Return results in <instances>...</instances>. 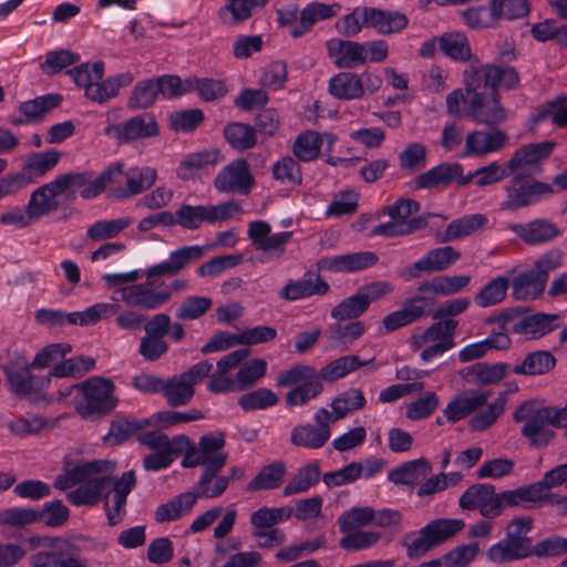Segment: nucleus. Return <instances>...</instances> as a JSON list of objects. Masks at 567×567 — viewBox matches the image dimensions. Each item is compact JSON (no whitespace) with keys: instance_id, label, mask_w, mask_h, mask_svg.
<instances>
[{"instance_id":"7","label":"nucleus","mask_w":567,"mask_h":567,"mask_svg":"<svg viewBox=\"0 0 567 567\" xmlns=\"http://www.w3.org/2000/svg\"><path fill=\"white\" fill-rule=\"evenodd\" d=\"M241 207L233 200L218 205H189L183 204L173 213L174 226L183 229L196 230L204 223L215 224L230 219L240 213Z\"/></svg>"},{"instance_id":"42","label":"nucleus","mask_w":567,"mask_h":567,"mask_svg":"<svg viewBox=\"0 0 567 567\" xmlns=\"http://www.w3.org/2000/svg\"><path fill=\"white\" fill-rule=\"evenodd\" d=\"M471 282V277L463 276H441L430 281L421 284L417 288L420 296H450L460 292Z\"/></svg>"},{"instance_id":"46","label":"nucleus","mask_w":567,"mask_h":567,"mask_svg":"<svg viewBox=\"0 0 567 567\" xmlns=\"http://www.w3.org/2000/svg\"><path fill=\"white\" fill-rule=\"evenodd\" d=\"M121 309L117 302H99L84 311L71 312L68 315V322L71 324L92 326L101 320H107L115 316Z\"/></svg>"},{"instance_id":"43","label":"nucleus","mask_w":567,"mask_h":567,"mask_svg":"<svg viewBox=\"0 0 567 567\" xmlns=\"http://www.w3.org/2000/svg\"><path fill=\"white\" fill-rule=\"evenodd\" d=\"M556 315L536 313L524 317L512 326V332L530 339L540 338L554 330Z\"/></svg>"},{"instance_id":"29","label":"nucleus","mask_w":567,"mask_h":567,"mask_svg":"<svg viewBox=\"0 0 567 567\" xmlns=\"http://www.w3.org/2000/svg\"><path fill=\"white\" fill-rule=\"evenodd\" d=\"M329 93L339 100H359L365 94L363 79L357 73L343 71L329 80Z\"/></svg>"},{"instance_id":"27","label":"nucleus","mask_w":567,"mask_h":567,"mask_svg":"<svg viewBox=\"0 0 567 567\" xmlns=\"http://www.w3.org/2000/svg\"><path fill=\"white\" fill-rule=\"evenodd\" d=\"M421 334L411 338V348L417 351L431 342L445 343L455 347L454 336L458 326L455 319H436Z\"/></svg>"},{"instance_id":"3","label":"nucleus","mask_w":567,"mask_h":567,"mask_svg":"<svg viewBox=\"0 0 567 567\" xmlns=\"http://www.w3.org/2000/svg\"><path fill=\"white\" fill-rule=\"evenodd\" d=\"M205 255L204 246H184L169 254L167 260L147 268L144 272L145 282L124 286L117 291L121 293V300L128 308L141 310H156L169 302L168 293H161L157 290L155 278L175 277L182 272L188 265L199 260Z\"/></svg>"},{"instance_id":"44","label":"nucleus","mask_w":567,"mask_h":567,"mask_svg":"<svg viewBox=\"0 0 567 567\" xmlns=\"http://www.w3.org/2000/svg\"><path fill=\"white\" fill-rule=\"evenodd\" d=\"M61 194L62 190L55 179L34 190L28 204L32 216H35L38 220L43 215L55 210L59 207L56 197Z\"/></svg>"},{"instance_id":"50","label":"nucleus","mask_w":567,"mask_h":567,"mask_svg":"<svg viewBox=\"0 0 567 567\" xmlns=\"http://www.w3.org/2000/svg\"><path fill=\"white\" fill-rule=\"evenodd\" d=\"M286 472V466L282 462H275L266 465L247 484L246 491L257 492L278 488L284 482Z\"/></svg>"},{"instance_id":"6","label":"nucleus","mask_w":567,"mask_h":567,"mask_svg":"<svg viewBox=\"0 0 567 567\" xmlns=\"http://www.w3.org/2000/svg\"><path fill=\"white\" fill-rule=\"evenodd\" d=\"M76 388L83 399L76 403L75 409L85 419L106 415L117 405L115 385L110 379L91 378L76 384Z\"/></svg>"},{"instance_id":"30","label":"nucleus","mask_w":567,"mask_h":567,"mask_svg":"<svg viewBox=\"0 0 567 567\" xmlns=\"http://www.w3.org/2000/svg\"><path fill=\"white\" fill-rule=\"evenodd\" d=\"M125 186L114 188V197L127 198L151 188L157 179V172L152 167H132L125 173Z\"/></svg>"},{"instance_id":"22","label":"nucleus","mask_w":567,"mask_h":567,"mask_svg":"<svg viewBox=\"0 0 567 567\" xmlns=\"http://www.w3.org/2000/svg\"><path fill=\"white\" fill-rule=\"evenodd\" d=\"M328 55L339 69H354L368 62L365 45L360 42L331 39L327 41Z\"/></svg>"},{"instance_id":"61","label":"nucleus","mask_w":567,"mask_h":567,"mask_svg":"<svg viewBox=\"0 0 567 567\" xmlns=\"http://www.w3.org/2000/svg\"><path fill=\"white\" fill-rule=\"evenodd\" d=\"M141 444L147 446L154 452H181L182 444H188L189 441L186 436L179 435L171 440L162 432L151 431L138 436Z\"/></svg>"},{"instance_id":"17","label":"nucleus","mask_w":567,"mask_h":567,"mask_svg":"<svg viewBox=\"0 0 567 567\" xmlns=\"http://www.w3.org/2000/svg\"><path fill=\"white\" fill-rule=\"evenodd\" d=\"M549 141L528 144L519 147L507 162L509 172L532 177L540 171V162L547 158L554 148Z\"/></svg>"},{"instance_id":"25","label":"nucleus","mask_w":567,"mask_h":567,"mask_svg":"<svg viewBox=\"0 0 567 567\" xmlns=\"http://www.w3.org/2000/svg\"><path fill=\"white\" fill-rule=\"evenodd\" d=\"M363 24L373 28L380 34H392L406 28L409 20L405 14L398 11L381 10L364 7L361 10Z\"/></svg>"},{"instance_id":"14","label":"nucleus","mask_w":567,"mask_h":567,"mask_svg":"<svg viewBox=\"0 0 567 567\" xmlns=\"http://www.w3.org/2000/svg\"><path fill=\"white\" fill-rule=\"evenodd\" d=\"M105 134L112 135L121 143H131L158 136L159 125L152 113H143L122 123L109 125Z\"/></svg>"},{"instance_id":"11","label":"nucleus","mask_w":567,"mask_h":567,"mask_svg":"<svg viewBox=\"0 0 567 567\" xmlns=\"http://www.w3.org/2000/svg\"><path fill=\"white\" fill-rule=\"evenodd\" d=\"M504 189L506 198L501 203V209L509 212L533 205L542 195L551 192L548 184L535 182L520 173L508 181Z\"/></svg>"},{"instance_id":"33","label":"nucleus","mask_w":567,"mask_h":567,"mask_svg":"<svg viewBox=\"0 0 567 567\" xmlns=\"http://www.w3.org/2000/svg\"><path fill=\"white\" fill-rule=\"evenodd\" d=\"M218 150H207L187 155L178 165L176 175L182 181H190L197 177L202 169L215 166L223 161Z\"/></svg>"},{"instance_id":"55","label":"nucleus","mask_w":567,"mask_h":567,"mask_svg":"<svg viewBox=\"0 0 567 567\" xmlns=\"http://www.w3.org/2000/svg\"><path fill=\"white\" fill-rule=\"evenodd\" d=\"M220 471H203L197 484L196 493L197 499L202 498H217L224 494L228 488V478L225 475H218Z\"/></svg>"},{"instance_id":"15","label":"nucleus","mask_w":567,"mask_h":567,"mask_svg":"<svg viewBox=\"0 0 567 567\" xmlns=\"http://www.w3.org/2000/svg\"><path fill=\"white\" fill-rule=\"evenodd\" d=\"M461 252L451 246L431 249L421 259L403 268L400 276L409 281L420 278L423 274L440 272L446 270L456 262Z\"/></svg>"},{"instance_id":"32","label":"nucleus","mask_w":567,"mask_h":567,"mask_svg":"<svg viewBox=\"0 0 567 567\" xmlns=\"http://www.w3.org/2000/svg\"><path fill=\"white\" fill-rule=\"evenodd\" d=\"M68 74L76 85L84 89V94L89 100L96 102V99L92 96L91 90L104 86V63L102 61H96L93 64L82 63L69 70Z\"/></svg>"},{"instance_id":"54","label":"nucleus","mask_w":567,"mask_h":567,"mask_svg":"<svg viewBox=\"0 0 567 567\" xmlns=\"http://www.w3.org/2000/svg\"><path fill=\"white\" fill-rule=\"evenodd\" d=\"M465 526L462 519L440 518L425 525L424 534L429 535L434 546L444 543L460 533Z\"/></svg>"},{"instance_id":"2","label":"nucleus","mask_w":567,"mask_h":567,"mask_svg":"<svg viewBox=\"0 0 567 567\" xmlns=\"http://www.w3.org/2000/svg\"><path fill=\"white\" fill-rule=\"evenodd\" d=\"M369 362L360 360L358 355H343L329 362L320 372L312 365L297 363L278 375L277 386L292 388L285 396L288 408L303 406L322 393L321 380H339Z\"/></svg>"},{"instance_id":"13","label":"nucleus","mask_w":567,"mask_h":567,"mask_svg":"<svg viewBox=\"0 0 567 567\" xmlns=\"http://www.w3.org/2000/svg\"><path fill=\"white\" fill-rule=\"evenodd\" d=\"M315 424H300L295 426L290 433V442L298 447L319 450L323 447L331 437L328 410L321 408L313 416Z\"/></svg>"},{"instance_id":"62","label":"nucleus","mask_w":567,"mask_h":567,"mask_svg":"<svg viewBox=\"0 0 567 567\" xmlns=\"http://www.w3.org/2000/svg\"><path fill=\"white\" fill-rule=\"evenodd\" d=\"M225 137L233 148L246 151L257 144L256 131L248 124L231 123L225 127Z\"/></svg>"},{"instance_id":"49","label":"nucleus","mask_w":567,"mask_h":567,"mask_svg":"<svg viewBox=\"0 0 567 567\" xmlns=\"http://www.w3.org/2000/svg\"><path fill=\"white\" fill-rule=\"evenodd\" d=\"M162 394L171 406H182L188 404L195 394V389L186 382L182 374L164 379Z\"/></svg>"},{"instance_id":"12","label":"nucleus","mask_w":567,"mask_h":567,"mask_svg":"<svg viewBox=\"0 0 567 567\" xmlns=\"http://www.w3.org/2000/svg\"><path fill=\"white\" fill-rule=\"evenodd\" d=\"M464 115L477 124L487 126L499 125L507 118V112L497 91L467 94Z\"/></svg>"},{"instance_id":"16","label":"nucleus","mask_w":567,"mask_h":567,"mask_svg":"<svg viewBox=\"0 0 567 567\" xmlns=\"http://www.w3.org/2000/svg\"><path fill=\"white\" fill-rule=\"evenodd\" d=\"M254 184L255 178L244 158L230 162L214 178V187L219 193L247 195Z\"/></svg>"},{"instance_id":"41","label":"nucleus","mask_w":567,"mask_h":567,"mask_svg":"<svg viewBox=\"0 0 567 567\" xmlns=\"http://www.w3.org/2000/svg\"><path fill=\"white\" fill-rule=\"evenodd\" d=\"M430 473V463L424 458H420L405 462L391 470L388 473V478L398 485H415L423 481Z\"/></svg>"},{"instance_id":"37","label":"nucleus","mask_w":567,"mask_h":567,"mask_svg":"<svg viewBox=\"0 0 567 567\" xmlns=\"http://www.w3.org/2000/svg\"><path fill=\"white\" fill-rule=\"evenodd\" d=\"M547 492H549V488L544 478L516 489L506 491L507 507L534 508L545 499Z\"/></svg>"},{"instance_id":"48","label":"nucleus","mask_w":567,"mask_h":567,"mask_svg":"<svg viewBox=\"0 0 567 567\" xmlns=\"http://www.w3.org/2000/svg\"><path fill=\"white\" fill-rule=\"evenodd\" d=\"M555 365L556 359L553 353L540 350L526 354L523 361L513 368V372L520 375H540L551 371Z\"/></svg>"},{"instance_id":"58","label":"nucleus","mask_w":567,"mask_h":567,"mask_svg":"<svg viewBox=\"0 0 567 567\" xmlns=\"http://www.w3.org/2000/svg\"><path fill=\"white\" fill-rule=\"evenodd\" d=\"M509 175V169L506 166L492 162L488 165L476 168L474 172L464 175L466 178V185L473 179L477 187H486L502 182Z\"/></svg>"},{"instance_id":"4","label":"nucleus","mask_w":567,"mask_h":567,"mask_svg":"<svg viewBox=\"0 0 567 567\" xmlns=\"http://www.w3.org/2000/svg\"><path fill=\"white\" fill-rule=\"evenodd\" d=\"M519 83V75L512 66L483 63L472 59L463 72V84L467 94L513 90Z\"/></svg>"},{"instance_id":"26","label":"nucleus","mask_w":567,"mask_h":567,"mask_svg":"<svg viewBox=\"0 0 567 567\" xmlns=\"http://www.w3.org/2000/svg\"><path fill=\"white\" fill-rule=\"evenodd\" d=\"M378 262V256L372 251H359L334 257L322 258L318 261L320 270L334 272H354L372 267Z\"/></svg>"},{"instance_id":"39","label":"nucleus","mask_w":567,"mask_h":567,"mask_svg":"<svg viewBox=\"0 0 567 567\" xmlns=\"http://www.w3.org/2000/svg\"><path fill=\"white\" fill-rule=\"evenodd\" d=\"M338 4H324L321 2H312L300 12V23L290 29L293 38H299L311 30L312 25L320 20L334 17L338 13Z\"/></svg>"},{"instance_id":"5","label":"nucleus","mask_w":567,"mask_h":567,"mask_svg":"<svg viewBox=\"0 0 567 567\" xmlns=\"http://www.w3.org/2000/svg\"><path fill=\"white\" fill-rule=\"evenodd\" d=\"M518 423H524L520 433L528 440L530 446L542 449L550 444L555 437L551 425L550 411L547 406L529 401L520 404L513 415Z\"/></svg>"},{"instance_id":"56","label":"nucleus","mask_w":567,"mask_h":567,"mask_svg":"<svg viewBox=\"0 0 567 567\" xmlns=\"http://www.w3.org/2000/svg\"><path fill=\"white\" fill-rule=\"evenodd\" d=\"M509 280L506 277H496L488 281L474 297V301L482 308L501 303L507 295Z\"/></svg>"},{"instance_id":"53","label":"nucleus","mask_w":567,"mask_h":567,"mask_svg":"<svg viewBox=\"0 0 567 567\" xmlns=\"http://www.w3.org/2000/svg\"><path fill=\"white\" fill-rule=\"evenodd\" d=\"M321 470L318 462L300 467L284 488V495L290 496L308 491L319 482Z\"/></svg>"},{"instance_id":"8","label":"nucleus","mask_w":567,"mask_h":567,"mask_svg":"<svg viewBox=\"0 0 567 567\" xmlns=\"http://www.w3.org/2000/svg\"><path fill=\"white\" fill-rule=\"evenodd\" d=\"M458 505L467 511L477 509L483 517L493 519L507 507L506 491L496 493L491 484H473L461 495Z\"/></svg>"},{"instance_id":"1","label":"nucleus","mask_w":567,"mask_h":567,"mask_svg":"<svg viewBox=\"0 0 567 567\" xmlns=\"http://www.w3.org/2000/svg\"><path fill=\"white\" fill-rule=\"evenodd\" d=\"M114 466L104 460L82 461L75 453L64 456L62 472L55 477L53 486L66 491V499L74 506H94L102 499L103 492L113 486L114 494L127 499L136 484L134 471H127L120 478L111 476Z\"/></svg>"},{"instance_id":"20","label":"nucleus","mask_w":567,"mask_h":567,"mask_svg":"<svg viewBox=\"0 0 567 567\" xmlns=\"http://www.w3.org/2000/svg\"><path fill=\"white\" fill-rule=\"evenodd\" d=\"M433 303V298L427 296L419 295L406 299L401 309L383 318L382 324L385 332H393L429 315Z\"/></svg>"},{"instance_id":"47","label":"nucleus","mask_w":567,"mask_h":567,"mask_svg":"<svg viewBox=\"0 0 567 567\" xmlns=\"http://www.w3.org/2000/svg\"><path fill=\"white\" fill-rule=\"evenodd\" d=\"M268 0H226L218 17L226 24L240 23L251 17L254 10L261 9Z\"/></svg>"},{"instance_id":"34","label":"nucleus","mask_w":567,"mask_h":567,"mask_svg":"<svg viewBox=\"0 0 567 567\" xmlns=\"http://www.w3.org/2000/svg\"><path fill=\"white\" fill-rule=\"evenodd\" d=\"M367 404L365 396L360 389L350 388L339 393L331 402L328 411L329 420L333 423L344 419L348 414L362 410Z\"/></svg>"},{"instance_id":"59","label":"nucleus","mask_w":567,"mask_h":567,"mask_svg":"<svg viewBox=\"0 0 567 567\" xmlns=\"http://www.w3.org/2000/svg\"><path fill=\"white\" fill-rule=\"evenodd\" d=\"M545 289L542 281L534 270L520 272L512 281L513 297L517 300H525L528 298H536Z\"/></svg>"},{"instance_id":"9","label":"nucleus","mask_w":567,"mask_h":567,"mask_svg":"<svg viewBox=\"0 0 567 567\" xmlns=\"http://www.w3.org/2000/svg\"><path fill=\"white\" fill-rule=\"evenodd\" d=\"M223 433L207 434L199 439L196 446H192L185 454L182 465L196 467L202 465L203 471H221L226 465L228 455L223 451L225 446Z\"/></svg>"},{"instance_id":"19","label":"nucleus","mask_w":567,"mask_h":567,"mask_svg":"<svg viewBox=\"0 0 567 567\" xmlns=\"http://www.w3.org/2000/svg\"><path fill=\"white\" fill-rule=\"evenodd\" d=\"M247 235L256 249L277 258L285 255L286 245L292 237L291 231L271 234V226L265 220L251 221Z\"/></svg>"},{"instance_id":"31","label":"nucleus","mask_w":567,"mask_h":567,"mask_svg":"<svg viewBox=\"0 0 567 567\" xmlns=\"http://www.w3.org/2000/svg\"><path fill=\"white\" fill-rule=\"evenodd\" d=\"M329 290V284L317 276L315 279L309 277L288 281L280 290L279 296L284 300L296 301L312 296H324Z\"/></svg>"},{"instance_id":"63","label":"nucleus","mask_w":567,"mask_h":567,"mask_svg":"<svg viewBox=\"0 0 567 567\" xmlns=\"http://www.w3.org/2000/svg\"><path fill=\"white\" fill-rule=\"evenodd\" d=\"M157 89L155 79L137 82L128 97V107L132 110L151 107L158 96Z\"/></svg>"},{"instance_id":"52","label":"nucleus","mask_w":567,"mask_h":567,"mask_svg":"<svg viewBox=\"0 0 567 567\" xmlns=\"http://www.w3.org/2000/svg\"><path fill=\"white\" fill-rule=\"evenodd\" d=\"M532 518L516 517L506 527L505 539L523 551L527 557L532 556L533 545L528 533L532 529Z\"/></svg>"},{"instance_id":"38","label":"nucleus","mask_w":567,"mask_h":567,"mask_svg":"<svg viewBox=\"0 0 567 567\" xmlns=\"http://www.w3.org/2000/svg\"><path fill=\"white\" fill-rule=\"evenodd\" d=\"M547 492H549V488L544 478L516 489L506 491L507 507L534 508L545 499Z\"/></svg>"},{"instance_id":"28","label":"nucleus","mask_w":567,"mask_h":567,"mask_svg":"<svg viewBox=\"0 0 567 567\" xmlns=\"http://www.w3.org/2000/svg\"><path fill=\"white\" fill-rule=\"evenodd\" d=\"M509 228L527 245H542L551 241L560 235L559 228L547 219H534L526 224H513Z\"/></svg>"},{"instance_id":"45","label":"nucleus","mask_w":567,"mask_h":567,"mask_svg":"<svg viewBox=\"0 0 567 567\" xmlns=\"http://www.w3.org/2000/svg\"><path fill=\"white\" fill-rule=\"evenodd\" d=\"M487 223L486 216L482 214L466 215L450 223L439 239L440 243H450L482 229Z\"/></svg>"},{"instance_id":"36","label":"nucleus","mask_w":567,"mask_h":567,"mask_svg":"<svg viewBox=\"0 0 567 567\" xmlns=\"http://www.w3.org/2000/svg\"><path fill=\"white\" fill-rule=\"evenodd\" d=\"M196 502L197 495H194V492L182 493L167 503L161 504L154 513V518L157 523L177 520L188 515Z\"/></svg>"},{"instance_id":"10","label":"nucleus","mask_w":567,"mask_h":567,"mask_svg":"<svg viewBox=\"0 0 567 567\" xmlns=\"http://www.w3.org/2000/svg\"><path fill=\"white\" fill-rule=\"evenodd\" d=\"M40 548L30 555V567H75L78 546L68 538H42Z\"/></svg>"},{"instance_id":"40","label":"nucleus","mask_w":567,"mask_h":567,"mask_svg":"<svg viewBox=\"0 0 567 567\" xmlns=\"http://www.w3.org/2000/svg\"><path fill=\"white\" fill-rule=\"evenodd\" d=\"M55 182L62 193L71 192L74 194L79 192L83 198H92L99 195L96 177L93 178L91 172L62 174L55 178Z\"/></svg>"},{"instance_id":"24","label":"nucleus","mask_w":567,"mask_h":567,"mask_svg":"<svg viewBox=\"0 0 567 567\" xmlns=\"http://www.w3.org/2000/svg\"><path fill=\"white\" fill-rule=\"evenodd\" d=\"M492 392L478 390H465L458 393L443 410V415L451 423L465 419L472 412L484 406Z\"/></svg>"},{"instance_id":"51","label":"nucleus","mask_w":567,"mask_h":567,"mask_svg":"<svg viewBox=\"0 0 567 567\" xmlns=\"http://www.w3.org/2000/svg\"><path fill=\"white\" fill-rule=\"evenodd\" d=\"M507 371V365L503 363L487 365L476 363L463 369L460 374L468 382L475 384H493L501 381Z\"/></svg>"},{"instance_id":"64","label":"nucleus","mask_w":567,"mask_h":567,"mask_svg":"<svg viewBox=\"0 0 567 567\" xmlns=\"http://www.w3.org/2000/svg\"><path fill=\"white\" fill-rule=\"evenodd\" d=\"M62 97L59 94H49L39 96L34 100L25 101L20 104L19 111L25 117V121L37 122L50 110L58 106Z\"/></svg>"},{"instance_id":"18","label":"nucleus","mask_w":567,"mask_h":567,"mask_svg":"<svg viewBox=\"0 0 567 567\" xmlns=\"http://www.w3.org/2000/svg\"><path fill=\"white\" fill-rule=\"evenodd\" d=\"M31 363L25 360H14L3 367L10 390L17 395H28L45 389L50 375L37 377L31 373Z\"/></svg>"},{"instance_id":"57","label":"nucleus","mask_w":567,"mask_h":567,"mask_svg":"<svg viewBox=\"0 0 567 567\" xmlns=\"http://www.w3.org/2000/svg\"><path fill=\"white\" fill-rule=\"evenodd\" d=\"M293 508L291 507H260L250 516L252 529L264 530L272 528L275 525L291 517Z\"/></svg>"},{"instance_id":"21","label":"nucleus","mask_w":567,"mask_h":567,"mask_svg":"<svg viewBox=\"0 0 567 567\" xmlns=\"http://www.w3.org/2000/svg\"><path fill=\"white\" fill-rule=\"evenodd\" d=\"M454 183L466 186L463 166L460 163H441L415 178L417 189L447 188Z\"/></svg>"},{"instance_id":"60","label":"nucleus","mask_w":567,"mask_h":567,"mask_svg":"<svg viewBox=\"0 0 567 567\" xmlns=\"http://www.w3.org/2000/svg\"><path fill=\"white\" fill-rule=\"evenodd\" d=\"M133 224L130 217L111 220H99L87 228L86 236L92 241H103L116 237L120 233Z\"/></svg>"},{"instance_id":"35","label":"nucleus","mask_w":567,"mask_h":567,"mask_svg":"<svg viewBox=\"0 0 567 567\" xmlns=\"http://www.w3.org/2000/svg\"><path fill=\"white\" fill-rule=\"evenodd\" d=\"M324 140L330 146L334 143V137L331 134L321 135L315 131H306L299 134L293 142L292 153L301 162H311L319 156Z\"/></svg>"},{"instance_id":"23","label":"nucleus","mask_w":567,"mask_h":567,"mask_svg":"<svg viewBox=\"0 0 567 567\" xmlns=\"http://www.w3.org/2000/svg\"><path fill=\"white\" fill-rule=\"evenodd\" d=\"M508 136L501 130H477L467 134L463 156H485L501 151L507 143Z\"/></svg>"}]
</instances>
